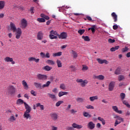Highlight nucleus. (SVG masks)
<instances>
[{
    "instance_id": "obj_58",
    "label": "nucleus",
    "mask_w": 130,
    "mask_h": 130,
    "mask_svg": "<svg viewBox=\"0 0 130 130\" xmlns=\"http://www.w3.org/2000/svg\"><path fill=\"white\" fill-rule=\"evenodd\" d=\"M113 29L114 30H117V29H118V25H114L113 26Z\"/></svg>"
},
{
    "instance_id": "obj_53",
    "label": "nucleus",
    "mask_w": 130,
    "mask_h": 130,
    "mask_svg": "<svg viewBox=\"0 0 130 130\" xmlns=\"http://www.w3.org/2000/svg\"><path fill=\"white\" fill-rule=\"evenodd\" d=\"M108 42L109 43H114V42H115V40L111 39H108Z\"/></svg>"
},
{
    "instance_id": "obj_61",
    "label": "nucleus",
    "mask_w": 130,
    "mask_h": 130,
    "mask_svg": "<svg viewBox=\"0 0 130 130\" xmlns=\"http://www.w3.org/2000/svg\"><path fill=\"white\" fill-rule=\"evenodd\" d=\"M117 120H118V121H121H121H123V119H122V118L121 117H119L117 118Z\"/></svg>"
},
{
    "instance_id": "obj_38",
    "label": "nucleus",
    "mask_w": 130,
    "mask_h": 130,
    "mask_svg": "<svg viewBox=\"0 0 130 130\" xmlns=\"http://www.w3.org/2000/svg\"><path fill=\"white\" fill-rule=\"evenodd\" d=\"M62 53L61 52H58L53 54V56H60Z\"/></svg>"
},
{
    "instance_id": "obj_11",
    "label": "nucleus",
    "mask_w": 130,
    "mask_h": 130,
    "mask_svg": "<svg viewBox=\"0 0 130 130\" xmlns=\"http://www.w3.org/2000/svg\"><path fill=\"white\" fill-rule=\"evenodd\" d=\"M72 126L74 128H77V129H81V128H83V125L78 124L76 123H73L72 124Z\"/></svg>"
},
{
    "instance_id": "obj_20",
    "label": "nucleus",
    "mask_w": 130,
    "mask_h": 130,
    "mask_svg": "<svg viewBox=\"0 0 130 130\" xmlns=\"http://www.w3.org/2000/svg\"><path fill=\"white\" fill-rule=\"evenodd\" d=\"M68 94H69L68 92L60 91L58 93V96H59V97H61L62 96H63L64 95H68Z\"/></svg>"
},
{
    "instance_id": "obj_62",
    "label": "nucleus",
    "mask_w": 130,
    "mask_h": 130,
    "mask_svg": "<svg viewBox=\"0 0 130 130\" xmlns=\"http://www.w3.org/2000/svg\"><path fill=\"white\" fill-rule=\"evenodd\" d=\"M86 19L88 21H92V18H91V17L89 16H86Z\"/></svg>"
},
{
    "instance_id": "obj_47",
    "label": "nucleus",
    "mask_w": 130,
    "mask_h": 130,
    "mask_svg": "<svg viewBox=\"0 0 130 130\" xmlns=\"http://www.w3.org/2000/svg\"><path fill=\"white\" fill-rule=\"evenodd\" d=\"M78 32L80 35H83V34H84V33H85V29H80L78 30Z\"/></svg>"
},
{
    "instance_id": "obj_23",
    "label": "nucleus",
    "mask_w": 130,
    "mask_h": 130,
    "mask_svg": "<svg viewBox=\"0 0 130 130\" xmlns=\"http://www.w3.org/2000/svg\"><path fill=\"white\" fill-rule=\"evenodd\" d=\"M41 17L42 18H43L45 20H49V19H50L49 16H48L44 14H41Z\"/></svg>"
},
{
    "instance_id": "obj_22",
    "label": "nucleus",
    "mask_w": 130,
    "mask_h": 130,
    "mask_svg": "<svg viewBox=\"0 0 130 130\" xmlns=\"http://www.w3.org/2000/svg\"><path fill=\"white\" fill-rule=\"evenodd\" d=\"M83 115L84 117H89V118H90V117H92V115L86 112H84L83 113Z\"/></svg>"
},
{
    "instance_id": "obj_3",
    "label": "nucleus",
    "mask_w": 130,
    "mask_h": 130,
    "mask_svg": "<svg viewBox=\"0 0 130 130\" xmlns=\"http://www.w3.org/2000/svg\"><path fill=\"white\" fill-rule=\"evenodd\" d=\"M16 32V39H20L21 35H22V29L20 28H18L17 30L15 31Z\"/></svg>"
},
{
    "instance_id": "obj_64",
    "label": "nucleus",
    "mask_w": 130,
    "mask_h": 130,
    "mask_svg": "<svg viewBox=\"0 0 130 130\" xmlns=\"http://www.w3.org/2000/svg\"><path fill=\"white\" fill-rule=\"evenodd\" d=\"M51 127H52L51 130H57V127L52 126Z\"/></svg>"
},
{
    "instance_id": "obj_31",
    "label": "nucleus",
    "mask_w": 130,
    "mask_h": 130,
    "mask_svg": "<svg viewBox=\"0 0 130 130\" xmlns=\"http://www.w3.org/2000/svg\"><path fill=\"white\" fill-rule=\"evenodd\" d=\"M50 80V81H53L55 82H56V81H58L57 79H56V77L55 76H51L49 77Z\"/></svg>"
},
{
    "instance_id": "obj_34",
    "label": "nucleus",
    "mask_w": 130,
    "mask_h": 130,
    "mask_svg": "<svg viewBox=\"0 0 130 130\" xmlns=\"http://www.w3.org/2000/svg\"><path fill=\"white\" fill-rule=\"evenodd\" d=\"M37 20L39 23H44V22H45V19H44L43 17L42 18H39L37 19Z\"/></svg>"
},
{
    "instance_id": "obj_56",
    "label": "nucleus",
    "mask_w": 130,
    "mask_h": 130,
    "mask_svg": "<svg viewBox=\"0 0 130 130\" xmlns=\"http://www.w3.org/2000/svg\"><path fill=\"white\" fill-rule=\"evenodd\" d=\"M96 27V25H92V27H91V31H92V32L93 34V33H95V28Z\"/></svg>"
},
{
    "instance_id": "obj_42",
    "label": "nucleus",
    "mask_w": 130,
    "mask_h": 130,
    "mask_svg": "<svg viewBox=\"0 0 130 130\" xmlns=\"http://www.w3.org/2000/svg\"><path fill=\"white\" fill-rule=\"evenodd\" d=\"M87 84L88 82H80L79 85H80L81 87H85Z\"/></svg>"
},
{
    "instance_id": "obj_10",
    "label": "nucleus",
    "mask_w": 130,
    "mask_h": 130,
    "mask_svg": "<svg viewBox=\"0 0 130 130\" xmlns=\"http://www.w3.org/2000/svg\"><path fill=\"white\" fill-rule=\"evenodd\" d=\"M96 60L98 61L99 63L100 64H103V63H106V64H108V61L106 59H101L100 58H97Z\"/></svg>"
},
{
    "instance_id": "obj_57",
    "label": "nucleus",
    "mask_w": 130,
    "mask_h": 130,
    "mask_svg": "<svg viewBox=\"0 0 130 130\" xmlns=\"http://www.w3.org/2000/svg\"><path fill=\"white\" fill-rule=\"evenodd\" d=\"M124 79V76L121 75L120 76H119L118 77V80L119 81H122V80Z\"/></svg>"
},
{
    "instance_id": "obj_45",
    "label": "nucleus",
    "mask_w": 130,
    "mask_h": 130,
    "mask_svg": "<svg viewBox=\"0 0 130 130\" xmlns=\"http://www.w3.org/2000/svg\"><path fill=\"white\" fill-rule=\"evenodd\" d=\"M34 85H35V87H36V88H39V89H40V88H41V84H40V83L36 82L34 83Z\"/></svg>"
},
{
    "instance_id": "obj_46",
    "label": "nucleus",
    "mask_w": 130,
    "mask_h": 130,
    "mask_svg": "<svg viewBox=\"0 0 130 130\" xmlns=\"http://www.w3.org/2000/svg\"><path fill=\"white\" fill-rule=\"evenodd\" d=\"M62 103H63V101H59L56 103L55 105H56V107H58V106H59L60 105V104H62Z\"/></svg>"
},
{
    "instance_id": "obj_9",
    "label": "nucleus",
    "mask_w": 130,
    "mask_h": 130,
    "mask_svg": "<svg viewBox=\"0 0 130 130\" xmlns=\"http://www.w3.org/2000/svg\"><path fill=\"white\" fill-rule=\"evenodd\" d=\"M5 61L6 62H11L12 64H15V61L13 59V58H11L10 57H6L4 58Z\"/></svg>"
},
{
    "instance_id": "obj_49",
    "label": "nucleus",
    "mask_w": 130,
    "mask_h": 130,
    "mask_svg": "<svg viewBox=\"0 0 130 130\" xmlns=\"http://www.w3.org/2000/svg\"><path fill=\"white\" fill-rule=\"evenodd\" d=\"M60 88L62 89V90H66V85H64V84H60Z\"/></svg>"
},
{
    "instance_id": "obj_28",
    "label": "nucleus",
    "mask_w": 130,
    "mask_h": 130,
    "mask_svg": "<svg viewBox=\"0 0 130 130\" xmlns=\"http://www.w3.org/2000/svg\"><path fill=\"white\" fill-rule=\"evenodd\" d=\"M23 104L24 103V101H23L21 99L17 100V102H16V104H17V105H21V104H23Z\"/></svg>"
},
{
    "instance_id": "obj_60",
    "label": "nucleus",
    "mask_w": 130,
    "mask_h": 130,
    "mask_svg": "<svg viewBox=\"0 0 130 130\" xmlns=\"http://www.w3.org/2000/svg\"><path fill=\"white\" fill-rule=\"evenodd\" d=\"M45 57L47 58H49V57H50V54H49V53L48 52L46 53L45 55Z\"/></svg>"
},
{
    "instance_id": "obj_18",
    "label": "nucleus",
    "mask_w": 130,
    "mask_h": 130,
    "mask_svg": "<svg viewBox=\"0 0 130 130\" xmlns=\"http://www.w3.org/2000/svg\"><path fill=\"white\" fill-rule=\"evenodd\" d=\"M29 61H35V62H39L40 59L39 58L36 59L35 57H31L28 58Z\"/></svg>"
},
{
    "instance_id": "obj_14",
    "label": "nucleus",
    "mask_w": 130,
    "mask_h": 130,
    "mask_svg": "<svg viewBox=\"0 0 130 130\" xmlns=\"http://www.w3.org/2000/svg\"><path fill=\"white\" fill-rule=\"evenodd\" d=\"M112 108L115 112L119 113V114L122 113V111L121 110H118V108L116 106H112Z\"/></svg>"
},
{
    "instance_id": "obj_32",
    "label": "nucleus",
    "mask_w": 130,
    "mask_h": 130,
    "mask_svg": "<svg viewBox=\"0 0 130 130\" xmlns=\"http://www.w3.org/2000/svg\"><path fill=\"white\" fill-rule=\"evenodd\" d=\"M82 39H83L84 40V41H90V38L88 37V36H82Z\"/></svg>"
},
{
    "instance_id": "obj_4",
    "label": "nucleus",
    "mask_w": 130,
    "mask_h": 130,
    "mask_svg": "<svg viewBox=\"0 0 130 130\" xmlns=\"http://www.w3.org/2000/svg\"><path fill=\"white\" fill-rule=\"evenodd\" d=\"M51 118L53 120V121H56L58 118V115L55 113H53L50 114Z\"/></svg>"
},
{
    "instance_id": "obj_19",
    "label": "nucleus",
    "mask_w": 130,
    "mask_h": 130,
    "mask_svg": "<svg viewBox=\"0 0 130 130\" xmlns=\"http://www.w3.org/2000/svg\"><path fill=\"white\" fill-rule=\"evenodd\" d=\"M43 70H44V71H46L47 72H49V71L52 70V67H50L49 66H46L43 68Z\"/></svg>"
},
{
    "instance_id": "obj_2",
    "label": "nucleus",
    "mask_w": 130,
    "mask_h": 130,
    "mask_svg": "<svg viewBox=\"0 0 130 130\" xmlns=\"http://www.w3.org/2000/svg\"><path fill=\"white\" fill-rule=\"evenodd\" d=\"M7 94L8 95H10V96L15 95V93H16V88L12 85H10L7 87Z\"/></svg>"
},
{
    "instance_id": "obj_30",
    "label": "nucleus",
    "mask_w": 130,
    "mask_h": 130,
    "mask_svg": "<svg viewBox=\"0 0 130 130\" xmlns=\"http://www.w3.org/2000/svg\"><path fill=\"white\" fill-rule=\"evenodd\" d=\"M46 62L48 63V64H51V66H53V64L55 63L52 60H47Z\"/></svg>"
},
{
    "instance_id": "obj_48",
    "label": "nucleus",
    "mask_w": 130,
    "mask_h": 130,
    "mask_svg": "<svg viewBox=\"0 0 130 130\" xmlns=\"http://www.w3.org/2000/svg\"><path fill=\"white\" fill-rule=\"evenodd\" d=\"M82 67V71H87L88 69V67L86 65H83Z\"/></svg>"
},
{
    "instance_id": "obj_36",
    "label": "nucleus",
    "mask_w": 130,
    "mask_h": 130,
    "mask_svg": "<svg viewBox=\"0 0 130 130\" xmlns=\"http://www.w3.org/2000/svg\"><path fill=\"white\" fill-rule=\"evenodd\" d=\"M5 8V1H0V10L3 9Z\"/></svg>"
},
{
    "instance_id": "obj_7",
    "label": "nucleus",
    "mask_w": 130,
    "mask_h": 130,
    "mask_svg": "<svg viewBox=\"0 0 130 130\" xmlns=\"http://www.w3.org/2000/svg\"><path fill=\"white\" fill-rule=\"evenodd\" d=\"M87 128L89 129H94L95 128V123L93 121H90L87 124Z\"/></svg>"
},
{
    "instance_id": "obj_6",
    "label": "nucleus",
    "mask_w": 130,
    "mask_h": 130,
    "mask_svg": "<svg viewBox=\"0 0 130 130\" xmlns=\"http://www.w3.org/2000/svg\"><path fill=\"white\" fill-rule=\"evenodd\" d=\"M21 25L22 29H24L27 27V20H26L25 18H23L21 20Z\"/></svg>"
},
{
    "instance_id": "obj_43",
    "label": "nucleus",
    "mask_w": 130,
    "mask_h": 130,
    "mask_svg": "<svg viewBox=\"0 0 130 130\" xmlns=\"http://www.w3.org/2000/svg\"><path fill=\"white\" fill-rule=\"evenodd\" d=\"M72 54H73L74 58H76V57H78V53H77L76 51L72 50Z\"/></svg>"
},
{
    "instance_id": "obj_8",
    "label": "nucleus",
    "mask_w": 130,
    "mask_h": 130,
    "mask_svg": "<svg viewBox=\"0 0 130 130\" xmlns=\"http://www.w3.org/2000/svg\"><path fill=\"white\" fill-rule=\"evenodd\" d=\"M43 35H44V34L42 31H39L37 35L38 40H42V39H43Z\"/></svg>"
},
{
    "instance_id": "obj_33",
    "label": "nucleus",
    "mask_w": 130,
    "mask_h": 130,
    "mask_svg": "<svg viewBox=\"0 0 130 130\" xmlns=\"http://www.w3.org/2000/svg\"><path fill=\"white\" fill-rule=\"evenodd\" d=\"M22 85L23 86L24 89H25V90H28V84H27V82H23Z\"/></svg>"
},
{
    "instance_id": "obj_24",
    "label": "nucleus",
    "mask_w": 130,
    "mask_h": 130,
    "mask_svg": "<svg viewBox=\"0 0 130 130\" xmlns=\"http://www.w3.org/2000/svg\"><path fill=\"white\" fill-rule=\"evenodd\" d=\"M49 37L50 38V39H57V36H55L54 35H52L51 34H50V35H49Z\"/></svg>"
},
{
    "instance_id": "obj_54",
    "label": "nucleus",
    "mask_w": 130,
    "mask_h": 130,
    "mask_svg": "<svg viewBox=\"0 0 130 130\" xmlns=\"http://www.w3.org/2000/svg\"><path fill=\"white\" fill-rule=\"evenodd\" d=\"M86 108L87 109H94V107L91 105H87Z\"/></svg>"
},
{
    "instance_id": "obj_21",
    "label": "nucleus",
    "mask_w": 130,
    "mask_h": 130,
    "mask_svg": "<svg viewBox=\"0 0 130 130\" xmlns=\"http://www.w3.org/2000/svg\"><path fill=\"white\" fill-rule=\"evenodd\" d=\"M47 94L51 99H52V100H56V96H55V94H52L51 93H47Z\"/></svg>"
},
{
    "instance_id": "obj_41",
    "label": "nucleus",
    "mask_w": 130,
    "mask_h": 130,
    "mask_svg": "<svg viewBox=\"0 0 130 130\" xmlns=\"http://www.w3.org/2000/svg\"><path fill=\"white\" fill-rule=\"evenodd\" d=\"M56 63L57 64L58 68H61L62 67V65L61 64V62L59 60H57Z\"/></svg>"
},
{
    "instance_id": "obj_44",
    "label": "nucleus",
    "mask_w": 130,
    "mask_h": 130,
    "mask_svg": "<svg viewBox=\"0 0 130 130\" xmlns=\"http://www.w3.org/2000/svg\"><path fill=\"white\" fill-rule=\"evenodd\" d=\"M115 75H119L120 74V69L117 68L115 71Z\"/></svg>"
},
{
    "instance_id": "obj_63",
    "label": "nucleus",
    "mask_w": 130,
    "mask_h": 130,
    "mask_svg": "<svg viewBox=\"0 0 130 130\" xmlns=\"http://www.w3.org/2000/svg\"><path fill=\"white\" fill-rule=\"evenodd\" d=\"M67 130H74V127H67Z\"/></svg>"
},
{
    "instance_id": "obj_52",
    "label": "nucleus",
    "mask_w": 130,
    "mask_h": 130,
    "mask_svg": "<svg viewBox=\"0 0 130 130\" xmlns=\"http://www.w3.org/2000/svg\"><path fill=\"white\" fill-rule=\"evenodd\" d=\"M121 121H118V120H116L114 124V126H117L118 124H119Z\"/></svg>"
},
{
    "instance_id": "obj_35",
    "label": "nucleus",
    "mask_w": 130,
    "mask_h": 130,
    "mask_svg": "<svg viewBox=\"0 0 130 130\" xmlns=\"http://www.w3.org/2000/svg\"><path fill=\"white\" fill-rule=\"evenodd\" d=\"M50 34H52V35H55L56 36H58V34L57 33V31L53 30L50 31Z\"/></svg>"
},
{
    "instance_id": "obj_1",
    "label": "nucleus",
    "mask_w": 130,
    "mask_h": 130,
    "mask_svg": "<svg viewBox=\"0 0 130 130\" xmlns=\"http://www.w3.org/2000/svg\"><path fill=\"white\" fill-rule=\"evenodd\" d=\"M24 106L26 109V111L24 112V114H23V117L24 118H26V119H28V118L29 119H31V115H30V113L31 112V110H32V109L31 108V107L28 106V104L26 103H24Z\"/></svg>"
},
{
    "instance_id": "obj_55",
    "label": "nucleus",
    "mask_w": 130,
    "mask_h": 130,
    "mask_svg": "<svg viewBox=\"0 0 130 130\" xmlns=\"http://www.w3.org/2000/svg\"><path fill=\"white\" fill-rule=\"evenodd\" d=\"M127 50H128V48L126 47H125L124 48L122 49V52H126Z\"/></svg>"
},
{
    "instance_id": "obj_39",
    "label": "nucleus",
    "mask_w": 130,
    "mask_h": 130,
    "mask_svg": "<svg viewBox=\"0 0 130 130\" xmlns=\"http://www.w3.org/2000/svg\"><path fill=\"white\" fill-rule=\"evenodd\" d=\"M122 103L124 105H126V107H127L128 108H130V105L129 104H128V103H127V102H126V101H122Z\"/></svg>"
},
{
    "instance_id": "obj_13",
    "label": "nucleus",
    "mask_w": 130,
    "mask_h": 130,
    "mask_svg": "<svg viewBox=\"0 0 130 130\" xmlns=\"http://www.w3.org/2000/svg\"><path fill=\"white\" fill-rule=\"evenodd\" d=\"M10 28L12 31H13V32H16V31H17L18 29H17V27H16V25H15V24L11 22L10 23Z\"/></svg>"
},
{
    "instance_id": "obj_25",
    "label": "nucleus",
    "mask_w": 130,
    "mask_h": 130,
    "mask_svg": "<svg viewBox=\"0 0 130 130\" xmlns=\"http://www.w3.org/2000/svg\"><path fill=\"white\" fill-rule=\"evenodd\" d=\"M89 100L93 102L94 100H98V96H91L89 98Z\"/></svg>"
},
{
    "instance_id": "obj_51",
    "label": "nucleus",
    "mask_w": 130,
    "mask_h": 130,
    "mask_svg": "<svg viewBox=\"0 0 130 130\" xmlns=\"http://www.w3.org/2000/svg\"><path fill=\"white\" fill-rule=\"evenodd\" d=\"M50 85V82H47L45 84L43 85V88H45V87H48Z\"/></svg>"
},
{
    "instance_id": "obj_37",
    "label": "nucleus",
    "mask_w": 130,
    "mask_h": 130,
    "mask_svg": "<svg viewBox=\"0 0 130 130\" xmlns=\"http://www.w3.org/2000/svg\"><path fill=\"white\" fill-rule=\"evenodd\" d=\"M76 101L78 102V103H83V102H84V99L83 98H78L76 99Z\"/></svg>"
},
{
    "instance_id": "obj_12",
    "label": "nucleus",
    "mask_w": 130,
    "mask_h": 130,
    "mask_svg": "<svg viewBox=\"0 0 130 130\" xmlns=\"http://www.w3.org/2000/svg\"><path fill=\"white\" fill-rule=\"evenodd\" d=\"M58 36L59 39H66V38L68 37V35L66 34V32H62L60 34V35H58Z\"/></svg>"
},
{
    "instance_id": "obj_50",
    "label": "nucleus",
    "mask_w": 130,
    "mask_h": 130,
    "mask_svg": "<svg viewBox=\"0 0 130 130\" xmlns=\"http://www.w3.org/2000/svg\"><path fill=\"white\" fill-rule=\"evenodd\" d=\"M30 94H31V95H33V96H36V95H37V92H36V91H34V90H32L30 91Z\"/></svg>"
},
{
    "instance_id": "obj_16",
    "label": "nucleus",
    "mask_w": 130,
    "mask_h": 130,
    "mask_svg": "<svg viewBox=\"0 0 130 130\" xmlns=\"http://www.w3.org/2000/svg\"><path fill=\"white\" fill-rule=\"evenodd\" d=\"M93 79H98V80H104V76L100 75L99 76L94 75Z\"/></svg>"
},
{
    "instance_id": "obj_5",
    "label": "nucleus",
    "mask_w": 130,
    "mask_h": 130,
    "mask_svg": "<svg viewBox=\"0 0 130 130\" xmlns=\"http://www.w3.org/2000/svg\"><path fill=\"white\" fill-rule=\"evenodd\" d=\"M37 78L39 80L43 81L44 80H46V79H47V76L39 74L37 75Z\"/></svg>"
},
{
    "instance_id": "obj_40",
    "label": "nucleus",
    "mask_w": 130,
    "mask_h": 130,
    "mask_svg": "<svg viewBox=\"0 0 130 130\" xmlns=\"http://www.w3.org/2000/svg\"><path fill=\"white\" fill-rule=\"evenodd\" d=\"M120 96L121 100L123 101V100H124V98H125V93H121L120 94Z\"/></svg>"
},
{
    "instance_id": "obj_27",
    "label": "nucleus",
    "mask_w": 130,
    "mask_h": 130,
    "mask_svg": "<svg viewBox=\"0 0 130 130\" xmlns=\"http://www.w3.org/2000/svg\"><path fill=\"white\" fill-rule=\"evenodd\" d=\"M8 120L9 121H10V122H14V121L16 120V118H15V116H11L8 119Z\"/></svg>"
},
{
    "instance_id": "obj_26",
    "label": "nucleus",
    "mask_w": 130,
    "mask_h": 130,
    "mask_svg": "<svg viewBox=\"0 0 130 130\" xmlns=\"http://www.w3.org/2000/svg\"><path fill=\"white\" fill-rule=\"evenodd\" d=\"M119 49V46H116L114 47H112L110 49V51L114 52Z\"/></svg>"
},
{
    "instance_id": "obj_29",
    "label": "nucleus",
    "mask_w": 130,
    "mask_h": 130,
    "mask_svg": "<svg viewBox=\"0 0 130 130\" xmlns=\"http://www.w3.org/2000/svg\"><path fill=\"white\" fill-rule=\"evenodd\" d=\"M98 120H100V121L102 122V124H103V125H105L106 122L104 119H103V118H102L101 117H98Z\"/></svg>"
},
{
    "instance_id": "obj_17",
    "label": "nucleus",
    "mask_w": 130,
    "mask_h": 130,
    "mask_svg": "<svg viewBox=\"0 0 130 130\" xmlns=\"http://www.w3.org/2000/svg\"><path fill=\"white\" fill-rule=\"evenodd\" d=\"M114 82H111L109 85V91H113V89H114Z\"/></svg>"
},
{
    "instance_id": "obj_59",
    "label": "nucleus",
    "mask_w": 130,
    "mask_h": 130,
    "mask_svg": "<svg viewBox=\"0 0 130 130\" xmlns=\"http://www.w3.org/2000/svg\"><path fill=\"white\" fill-rule=\"evenodd\" d=\"M40 55L42 58H44V57H45V54H44L43 52H41Z\"/></svg>"
},
{
    "instance_id": "obj_15",
    "label": "nucleus",
    "mask_w": 130,
    "mask_h": 130,
    "mask_svg": "<svg viewBox=\"0 0 130 130\" xmlns=\"http://www.w3.org/2000/svg\"><path fill=\"white\" fill-rule=\"evenodd\" d=\"M111 16L114 20V22L116 23V22H117V15H116V13H115V12L112 13Z\"/></svg>"
}]
</instances>
